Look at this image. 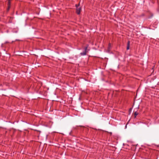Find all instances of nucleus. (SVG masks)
Listing matches in <instances>:
<instances>
[{"label":"nucleus","mask_w":159,"mask_h":159,"mask_svg":"<svg viewBox=\"0 0 159 159\" xmlns=\"http://www.w3.org/2000/svg\"><path fill=\"white\" fill-rule=\"evenodd\" d=\"M88 46H87L84 48V51L80 53V54L81 56H84L86 55V53L87 52V51Z\"/></svg>","instance_id":"nucleus-1"},{"label":"nucleus","mask_w":159,"mask_h":159,"mask_svg":"<svg viewBox=\"0 0 159 159\" xmlns=\"http://www.w3.org/2000/svg\"><path fill=\"white\" fill-rule=\"evenodd\" d=\"M75 6L77 8H76V13L78 14H80V11L81 10V8L80 7H78L77 6V5H76Z\"/></svg>","instance_id":"nucleus-2"},{"label":"nucleus","mask_w":159,"mask_h":159,"mask_svg":"<svg viewBox=\"0 0 159 159\" xmlns=\"http://www.w3.org/2000/svg\"><path fill=\"white\" fill-rule=\"evenodd\" d=\"M129 44H130V42H129V41H128L127 43V50H129Z\"/></svg>","instance_id":"nucleus-3"},{"label":"nucleus","mask_w":159,"mask_h":159,"mask_svg":"<svg viewBox=\"0 0 159 159\" xmlns=\"http://www.w3.org/2000/svg\"><path fill=\"white\" fill-rule=\"evenodd\" d=\"M138 115V113L137 111H135L134 113V117L135 118L136 116Z\"/></svg>","instance_id":"nucleus-4"},{"label":"nucleus","mask_w":159,"mask_h":159,"mask_svg":"<svg viewBox=\"0 0 159 159\" xmlns=\"http://www.w3.org/2000/svg\"><path fill=\"white\" fill-rule=\"evenodd\" d=\"M108 48L109 49H110L111 48V43H109V44Z\"/></svg>","instance_id":"nucleus-5"},{"label":"nucleus","mask_w":159,"mask_h":159,"mask_svg":"<svg viewBox=\"0 0 159 159\" xmlns=\"http://www.w3.org/2000/svg\"><path fill=\"white\" fill-rule=\"evenodd\" d=\"M8 1V5H10V0H7Z\"/></svg>","instance_id":"nucleus-6"},{"label":"nucleus","mask_w":159,"mask_h":159,"mask_svg":"<svg viewBox=\"0 0 159 159\" xmlns=\"http://www.w3.org/2000/svg\"><path fill=\"white\" fill-rule=\"evenodd\" d=\"M129 110H131V108H130V109Z\"/></svg>","instance_id":"nucleus-7"},{"label":"nucleus","mask_w":159,"mask_h":159,"mask_svg":"<svg viewBox=\"0 0 159 159\" xmlns=\"http://www.w3.org/2000/svg\"><path fill=\"white\" fill-rule=\"evenodd\" d=\"M79 6V5H78V6L77 5V7H78Z\"/></svg>","instance_id":"nucleus-8"},{"label":"nucleus","mask_w":159,"mask_h":159,"mask_svg":"<svg viewBox=\"0 0 159 159\" xmlns=\"http://www.w3.org/2000/svg\"><path fill=\"white\" fill-rule=\"evenodd\" d=\"M9 8H10V7H9L8 9H9Z\"/></svg>","instance_id":"nucleus-9"}]
</instances>
